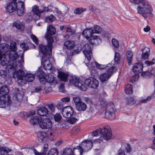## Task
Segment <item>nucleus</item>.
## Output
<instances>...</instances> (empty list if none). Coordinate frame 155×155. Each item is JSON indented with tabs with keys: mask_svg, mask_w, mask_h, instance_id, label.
<instances>
[{
	"mask_svg": "<svg viewBox=\"0 0 155 155\" xmlns=\"http://www.w3.org/2000/svg\"><path fill=\"white\" fill-rule=\"evenodd\" d=\"M47 41V46L42 44L39 45V48L43 55L47 58H50L51 56L52 49V43L54 40L51 37L46 36Z\"/></svg>",
	"mask_w": 155,
	"mask_h": 155,
	"instance_id": "1",
	"label": "nucleus"
},
{
	"mask_svg": "<svg viewBox=\"0 0 155 155\" xmlns=\"http://www.w3.org/2000/svg\"><path fill=\"white\" fill-rule=\"evenodd\" d=\"M99 134H101V137L106 140L110 139L112 136L111 131L108 126H105L102 128L98 129L92 133V135L94 136H99Z\"/></svg>",
	"mask_w": 155,
	"mask_h": 155,
	"instance_id": "2",
	"label": "nucleus"
},
{
	"mask_svg": "<svg viewBox=\"0 0 155 155\" xmlns=\"http://www.w3.org/2000/svg\"><path fill=\"white\" fill-rule=\"evenodd\" d=\"M116 111L114 104L112 102H107L104 111L105 117L110 120L115 119V112Z\"/></svg>",
	"mask_w": 155,
	"mask_h": 155,
	"instance_id": "3",
	"label": "nucleus"
},
{
	"mask_svg": "<svg viewBox=\"0 0 155 155\" xmlns=\"http://www.w3.org/2000/svg\"><path fill=\"white\" fill-rule=\"evenodd\" d=\"M83 48V53L86 58L84 62L86 65L88 67L90 65L92 64V62L90 61L91 60L92 56V50L91 45L88 44H86L84 45Z\"/></svg>",
	"mask_w": 155,
	"mask_h": 155,
	"instance_id": "4",
	"label": "nucleus"
},
{
	"mask_svg": "<svg viewBox=\"0 0 155 155\" xmlns=\"http://www.w3.org/2000/svg\"><path fill=\"white\" fill-rule=\"evenodd\" d=\"M49 7H47L41 6V8L39 9V7L37 5H35L32 7V11L39 17L41 14L45 12H51L52 9L49 8Z\"/></svg>",
	"mask_w": 155,
	"mask_h": 155,
	"instance_id": "5",
	"label": "nucleus"
},
{
	"mask_svg": "<svg viewBox=\"0 0 155 155\" xmlns=\"http://www.w3.org/2000/svg\"><path fill=\"white\" fill-rule=\"evenodd\" d=\"M22 54L21 58V60L15 62L12 65H11V67H10V70L9 71H10L11 72L12 71V74H15L17 71V69L18 68V66L19 67H22V65L24 62V60L23 59L24 57V52L21 51Z\"/></svg>",
	"mask_w": 155,
	"mask_h": 155,
	"instance_id": "6",
	"label": "nucleus"
},
{
	"mask_svg": "<svg viewBox=\"0 0 155 155\" xmlns=\"http://www.w3.org/2000/svg\"><path fill=\"white\" fill-rule=\"evenodd\" d=\"M85 84L89 87L96 88L98 86L99 82L96 79L89 78L85 80Z\"/></svg>",
	"mask_w": 155,
	"mask_h": 155,
	"instance_id": "7",
	"label": "nucleus"
},
{
	"mask_svg": "<svg viewBox=\"0 0 155 155\" xmlns=\"http://www.w3.org/2000/svg\"><path fill=\"white\" fill-rule=\"evenodd\" d=\"M21 0H12V2L8 4L5 7L8 12L11 13L14 12L17 8L18 3Z\"/></svg>",
	"mask_w": 155,
	"mask_h": 155,
	"instance_id": "8",
	"label": "nucleus"
},
{
	"mask_svg": "<svg viewBox=\"0 0 155 155\" xmlns=\"http://www.w3.org/2000/svg\"><path fill=\"white\" fill-rule=\"evenodd\" d=\"M62 114L63 116L66 118H69L73 115L74 111L70 106H68L62 109Z\"/></svg>",
	"mask_w": 155,
	"mask_h": 155,
	"instance_id": "9",
	"label": "nucleus"
},
{
	"mask_svg": "<svg viewBox=\"0 0 155 155\" xmlns=\"http://www.w3.org/2000/svg\"><path fill=\"white\" fill-rule=\"evenodd\" d=\"M16 74L18 84L21 85H23L26 84V81L24 80V77L25 76L24 71L20 69L16 72Z\"/></svg>",
	"mask_w": 155,
	"mask_h": 155,
	"instance_id": "10",
	"label": "nucleus"
},
{
	"mask_svg": "<svg viewBox=\"0 0 155 155\" xmlns=\"http://www.w3.org/2000/svg\"><path fill=\"white\" fill-rule=\"evenodd\" d=\"M39 124L40 127L42 129H49L52 127V123L50 119L45 118L43 120L41 119Z\"/></svg>",
	"mask_w": 155,
	"mask_h": 155,
	"instance_id": "11",
	"label": "nucleus"
},
{
	"mask_svg": "<svg viewBox=\"0 0 155 155\" xmlns=\"http://www.w3.org/2000/svg\"><path fill=\"white\" fill-rule=\"evenodd\" d=\"M11 103V100L9 96L6 98L5 97L0 96V107L2 108H5L10 106Z\"/></svg>",
	"mask_w": 155,
	"mask_h": 155,
	"instance_id": "12",
	"label": "nucleus"
},
{
	"mask_svg": "<svg viewBox=\"0 0 155 155\" xmlns=\"http://www.w3.org/2000/svg\"><path fill=\"white\" fill-rule=\"evenodd\" d=\"M25 6L24 2L20 1L18 3V5L16 9L17 14L18 16H21L25 12Z\"/></svg>",
	"mask_w": 155,
	"mask_h": 155,
	"instance_id": "13",
	"label": "nucleus"
},
{
	"mask_svg": "<svg viewBox=\"0 0 155 155\" xmlns=\"http://www.w3.org/2000/svg\"><path fill=\"white\" fill-rule=\"evenodd\" d=\"M93 144V142L91 141L85 140L82 142L81 146L83 150L87 151L91 148Z\"/></svg>",
	"mask_w": 155,
	"mask_h": 155,
	"instance_id": "14",
	"label": "nucleus"
},
{
	"mask_svg": "<svg viewBox=\"0 0 155 155\" xmlns=\"http://www.w3.org/2000/svg\"><path fill=\"white\" fill-rule=\"evenodd\" d=\"M143 68V64L141 63H137L134 64L132 70L135 74H138L142 72Z\"/></svg>",
	"mask_w": 155,
	"mask_h": 155,
	"instance_id": "15",
	"label": "nucleus"
},
{
	"mask_svg": "<svg viewBox=\"0 0 155 155\" xmlns=\"http://www.w3.org/2000/svg\"><path fill=\"white\" fill-rule=\"evenodd\" d=\"M93 34L92 29L89 28L85 30L82 33V35L89 41V39L91 38Z\"/></svg>",
	"mask_w": 155,
	"mask_h": 155,
	"instance_id": "16",
	"label": "nucleus"
},
{
	"mask_svg": "<svg viewBox=\"0 0 155 155\" xmlns=\"http://www.w3.org/2000/svg\"><path fill=\"white\" fill-rule=\"evenodd\" d=\"M89 41L92 45H98L101 43V41L99 36H93L91 38L89 39Z\"/></svg>",
	"mask_w": 155,
	"mask_h": 155,
	"instance_id": "17",
	"label": "nucleus"
},
{
	"mask_svg": "<svg viewBox=\"0 0 155 155\" xmlns=\"http://www.w3.org/2000/svg\"><path fill=\"white\" fill-rule=\"evenodd\" d=\"M85 81L84 82L81 80L79 79L76 82H75V86L78 87L81 90L86 91L87 90V88L85 85Z\"/></svg>",
	"mask_w": 155,
	"mask_h": 155,
	"instance_id": "18",
	"label": "nucleus"
},
{
	"mask_svg": "<svg viewBox=\"0 0 155 155\" xmlns=\"http://www.w3.org/2000/svg\"><path fill=\"white\" fill-rule=\"evenodd\" d=\"M0 61H1V64L2 66L8 64L10 61L7 55H2L1 53H0Z\"/></svg>",
	"mask_w": 155,
	"mask_h": 155,
	"instance_id": "19",
	"label": "nucleus"
},
{
	"mask_svg": "<svg viewBox=\"0 0 155 155\" xmlns=\"http://www.w3.org/2000/svg\"><path fill=\"white\" fill-rule=\"evenodd\" d=\"M37 137L38 140L40 142H44L46 140L47 136L46 133L42 131L38 132L37 134Z\"/></svg>",
	"mask_w": 155,
	"mask_h": 155,
	"instance_id": "20",
	"label": "nucleus"
},
{
	"mask_svg": "<svg viewBox=\"0 0 155 155\" xmlns=\"http://www.w3.org/2000/svg\"><path fill=\"white\" fill-rule=\"evenodd\" d=\"M40 82H43L45 80V74L43 71L40 69H38L35 73Z\"/></svg>",
	"mask_w": 155,
	"mask_h": 155,
	"instance_id": "21",
	"label": "nucleus"
},
{
	"mask_svg": "<svg viewBox=\"0 0 155 155\" xmlns=\"http://www.w3.org/2000/svg\"><path fill=\"white\" fill-rule=\"evenodd\" d=\"M56 30L55 28L52 25H50L47 27V33L45 36V38L46 39V36H48V37H53L51 36L54 35L55 32Z\"/></svg>",
	"mask_w": 155,
	"mask_h": 155,
	"instance_id": "22",
	"label": "nucleus"
},
{
	"mask_svg": "<svg viewBox=\"0 0 155 155\" xmlns=\"http://www.w3.org/2000/svg\"><path fill=\"white\" fill-rule=\"evenodd\" d=\"M16 52V51H10L7 55V57L9 58V60L12 61L14 62V61L18 57V55Z\"/></svg>",
	"mask_w": 155,
	"mask_h": 155,
	"instance_id": "23",
	"label": "nucleus"
},
{
	"mask_svg": "<svg viewBox=\"0 0 155 155\" xmlns=\"http://www.w3.org/2000/svg\"><path fill=\"white\" fill-rule=\"evenodd\" d=\"M7 72L4 70H0V84H4L6 81L7 77Z\"/></svg>",
	"mask_w": 155,
	"mask_h": 155,
	"instance_id": "24",
	"label": "nucleus"
},
{
	"mask_svg": "<svg viewBox=\"0 0 155 155\" xmlns=\"http://www.w3.org/2000/svg\"><path fill=\"white\" fill-rule=\"evenodd\" d=\"M96 108L94 106H90L86 112L87 117L89 118L94 115L96 113Z\"/></svg>",
	"mask_w": 155,
	"mask_h": 155,
	"instance_id": "25",
	"label": "nucleus"
},
{
	"mask_svg": "<svg viewBox=\"0 0 155 155\" xmlns=\"http://www.w3.org/2000/svg\"><path fill=\"white\" fill-rule=\"evenodd\" d=\"M76 109L79 111H84L86 109L87 106L85 103L82 101L76 104Z\"/></svg>",
	"mask_w": 155,
	"mask_h": 155,
	"instance_id": "26",
	"label": "nucleus"
},
{
	"mask_svg": "<svg viewBox=\"0 0 155 155\" xmlns=\"http://www.w3.org/2000/svg\"><path fill=\"white\" fill-rule=\"evenodd\" d=\"M9 92V90L7 86L4 85L0 88V96L6 97Z\"/></svg>",
	"mask_w": 155,
	"mask_h": 155,
	"instance_id": "27",
	"label": "nucleus"
},
{
	"mask_svg": "<svg viewBox=\"0 0 155 155\" xmlns=\"http://www.w3.org/2000/svg\"><path fill=\"white\" fill-rule=\"evenodd\" d=\"M48 113V109L44 106L40 108L37 111L38 114L40 116H45Z\"/></svg>",
	"mask_w": 155,
	"mask_h": 155,
	"instance_id": "28",
	"label": "nucleus"
},
{
	"mask_svg": "<svg viewBox=\"0 0 155 155\" xmlns=\"http://www.w3.org/2000/svg\"><path fill=\"white\" fill-rule=\"evenodd\" d=\"M69 75L62 72H60L58 74V77L60 80L64 82H67L68 81Z\"/></svg>",
	"mask_w": 155,
	"mask_h": 155,
	"instance_id": "29",
	"label": "nucleus"
},
{
	"mask_svg": "<svg viewBox=\"0 0 155 155\" xmlns=\"http://www.w3.org/2000/svg\"><path fill=\"white\" fill-rule=\"evenodd\" d=\"M41 118L38 116H34L30 119L29 122L30 123L33 125H36L38 124L41 122Z\"/></svg>",
	"mask_w": 155,
	"mask_h": 155,
	"instance_id": "30",
	"label": "nucleus"
},
{
	"mask_svg": "<svg viewBox=\"0 0 155 155\" xmlns=\"http://www.w3.org/2000/svg\"><path fill=\"white\" fill-rule=\"evenodd\" d=\"M83 150L81 146H77L74 147L72 150V154L74 155H82Z\"/></svg>",
	"mask_w": 155,
	"mask_h": 155,
	"instance_id": "31",
	"label": "nucleus"
},
{
	"mask_svg": "<svg viewBox=\"0 0 155 155\" xmlns=\"http://www.w3.org/2000/svg\"><path fill=\"white\" fill-rule=\"evenodd\" d=\"M10 46L6 44L3 43L0 44V47L4 48V51L2 53V55H7L10 50V49L9 48Z\"/></svg>",
	"mask_w": 155,
	"mask_h": 155,
	"instance_id": "32",
	"label": "nucleus"
},
{
	"mask_svg": "<svg viewBox=\"0 0 155 155\" xmlns=\"http://www.w3.org/2000/svg\"><path fill=\"white\" fill-rule=\"evenodd\" d=\"M64 45L68 49H71L73 48L75 46V43L73 41H67L65 42Z\"/></svg>",
	"mask_w": 155,
	"mask_h": 155,
	"instance_id": "33",
	"label": "nucleus"
},
{
	"mask_svg": "<svg viewBox=\"0 0 155 155\" xmlns=\"http://www.w3.org/2000/svg\"><path fill=\"white\" fill-rule=\"evenodd\" d=\"M35 76L34 74H27L24 77V80L26 82H31L33 81L35 79Z\"/></svg>",
	"mask_w": 155,
	"mask_h": 155,
	"instance_id": "34",
	"label": "nucleus"
},
{
	"mask_svg": "<svg viewBox=\"0 0 155 155\" xmlns=\"http://www.w3.org/2000/svg\"><path fill=\"white\" fill-rule=\"evenodd\" d=\"M11 151V150L6 147H2L0 149V155H8V153Z\"/></svg>",
	"mask_w": 155,
	"mask_h": 155,
	"instance_id": "35",
	"label": "nucleus"
},
{
	"mask_svg": "<svg viewBox=\"0 0 155 155\" xmlns=\"http://www.w3.org/2000/svg\"><path fill=\"white\" fill-rule=\"evenodd\" d=\"M110 74H107V73H103L101 74L100 77V79L101 81L102 82H105L107 81L110 77Z\"/></svg>",
	"mask_w": 155,
	"mask_h": 155,
	"instance_id": "36",
	"label": "nucleus"
},
{
	"mask_svg": "<svg viewBox=\"0 0 155 155\" xmlns=\"http://www.w3.org/2000/svg\"><path fill=\"white\" fill-rule=\"evenodd\" d=\"M126 54L128 63L130 65L131 63L133 58V53L131 51L129 50L126 52Z\"/></svg>",
	"mask_w": 155,
	"mask_h": 155,
	"instance_id": "37",
	"label": "nucleus"
},
{
	"mask_svg": "<svg viewBox=\"0 0 155 155\" xmlns=\"http://www.w3.org/2000/svg\"><path fill=\"white\" fill-rule=\"evenodd\" d=\"M48 58H47V59L45 60L43 62V67L45 70H50L51 68V66Z\"/></svg>",
	"mask_w": 155,
	"mask_h": 155,
	"instance_id": "38",
	"label": "nucleus"
},
{
	"mask_svg": "<svg viewBox=\"0 0 155 155\" xmlns=\"http://www.w3.org/2000/svg\"><path fill=\"white\" fill-rule=\"evenodd\" d=\"M16 93V98L17 100H19V99L23 98L24 93L22 90H20V89L17 88Z\"/></svg>",
	"mask_w": 155,
	"mask_h": 155,
	"instance_id": "39",
	"label": "nucleus"
},
{
	"mask_svg": "<svg viewBox=\"0 0 155 155\" xmlns=\"http://www.w3.org/2000/svg\"><path fill=\"white\" fill-rule=\"evenodd\" d=\"M126 89L124 90L126 94H132L133 92V86L130 84H128L127 85Z\"/></svg>",
	"mask_w": 155,
	"mask_h": 155,
	"instance_id": "40",
	"label": "nucleus"
},
{
	"mask_svg": "<svg viewBox=\"0 0 155 155\" xmlns=\"http://www.w3.org/2000/svg\"><path fill=\"white\" fill-rule=\"evenodd\" d=\"M126 99L127 103L129 105H132L136 104V101L131 97H127Z\"/></svg>",
	"mask_w": 155,
	"mask_h": 155,
	"instance_id": "41",
	"label": "nucleus"
},
{
	"mask_svg": "<svg viewBox=\"0 0 155 155\" xmlns=\"http://www.w3.org/2000/svg\"><path fill=\"white\" fill-rule=\"evenodd\" d=\"M13 25L18 29L22 28L23 25L19 20H16L13 24Z\"/></svg>",
	"mask_w": 155,
	"mask_h": 155,
	"instance_id": "42",
	"label": "nucleus"
},
{
	"mask_svg": "<svg viewBox=\"0 0 155 155\" xmlns=\"http://www.w3.org/2000/svg\"><path fill=\"white\" fill-rule=\"evenodd\" d=\"M72 150L71 148H66L63 151V155H74Z\"/></svg>",
	"mask_w": 155,
	"mask_h": 155,
	"instance_id": "43",
	"label": "nucleus"
},
{
	"mask_svg": "<svg viewBox=\"0 0 155 155\" xmlns=\"http://www.w3.org/2000/svg\"><path fill=\"white\" fill-rule=\"evenodd\" d=\"M93 33H99L102 31V29L100 26L96 25H95L93 29H92Z\"/></svg>",
	"mask_w": 155,
	"mask_h": 155,
	"instance_id": "44",
	"label": "nucleus"
},
{
	"mask_svg": "<svg viewBox=\"0 0 155 155\" xmlns=\"http://www.w3.org/2000/svg\"><path fill=\"white\" fill-rule=\"evenodd\" d=\"M48 154L50 155H58V151L57 149L53 148L51 149Z\"/></svg>",
	"mask_w": 155,
	"mask_h": 155,
	"instance_id": "45",
	"label": "nucleus"
},
{
	"mask_svg": "<svg viewBox=\"0 0 155 155\" xmlns=\"http://www.w3.org/2000/svg\"><path fill=\"white\" fill-rule=\"evenodd\" d=\"M79 79L75 76H71L69 79V82L70 83L74 84L75 85V82H76Z\"/></svg>",
	"mask_w": 155,
	"mask_h": 155,
	"instance_id": "46",
	"label": "nucleus"
},
{
	"mask_svg": "<svg viewBox=\"0 0 155 155\" xmlns=\"http://www.w3.org/2000/svg\"><path fill=\"white\" fill-rule=\"evenodd\" d=\"M10 46V51H16L17 48L16 47V43L15 42H12Z\"/></svg>",
	"mask_w": 155,
	"mask_h": 155,
	"instance_id": "47",
	"label": "nucleus"
},
{
	"mask_svg": "<svg viewBox=\"0 0 155 155\" xmlns=\"http://www.w3.org/2000/svg\"><path fill=\"white\" fill-rule=\"evenodd\" d=\"M42 87L41 86H38L35 87L34 91H31L32 93H40L42 91Z\"/></svg>",
	"mask_w": 155,
	"mask_h": 155,
	"instance_id": "48",
	"label": "nucleus"
},
{
	"mask_svg": "<svg viewBox=\"0 0 155 155\" xmlns=\"http://www.w3.org/2000/svg\"><path fill=\"white\" fill-rule=\"evenodd\" d=\"M120 54L119 53L117 52L115 53L114 55V60L115 63L118 64L120 61Z\"/></svg>",
	"mask_w": 155,
	"mask_h": 155,
	"instance_id": "49",
	"label": "nucleus"
},
{
	"mask_svg": "<svg viewBox=\"0 0 155 155\" xmlns=\"http://www.w3.org/2000/svg\"><path fill=\"white\" fill-rule=\"evenodd\" d=\"M95 64L97 67L101 70H103L106 69L108 67V66L107 65H102L100 64L97 62H95Z\"/></svg>",
	"mask_w": 155,
	"mask_h": 155,
	"instance_id": "50",
	"label": "nucleus"
},
{
	"mask_svg": "<svg viewBox=\"0 0 155 155\" xmlns=\"http://www.w3.org/2000/svg\"><path fill=\"white\" fill-rule=\"evenodd\" d=\"M20 46L24 51L27 50L29 49L28 44L25 43L24 42L21 43Z\"/></svg>",
	"mask_w": 155,
	"mask_h": 155,
	"instance_id": "51",
	"label": "nucleus"
},
{
	"mask_svg": "<svg viewBox=\"0 0 155 155\" xmlns=\"http://www.w3.org/2000/svg\"><path fill=\"white\" fill-rule=\"evenodd\" d=\"M61 116L58 113H56L54 116V120L56 121H59L61 120Z\"/></svg>",
	"mask_w": 155,
	"mask_h": 155,
	"instance_id": "52",
	"label": "nucleus"
},
{
	"mask_svg": "<svg viewBox=\"0 0 155 155\" xmlns=\"http://www.w3.org/2000/svg\"><path fill=\"white\" fill-rule=\"evenodd\" d=\"M55 20V17L52 15H51L49 16L46 18V20L48 22H51Z\"/></svg>",
	"mask_w": 155,
	"mask_h": 155,
	"instance_id": "53",
	"label": "nucleus"
},
{
	"mask_svg": "<svg viewBox=\"0 0 155 155\" xmlns=\"http://www.w3.org/2000/svg\"><path fill=\"white\" fill-rule=\"evenodd\" d=\"M86 10V9H83L81 8H78L76 9L74 11V13L77 14H80L82 12H84Z\"/></svg>",
	"mask_w": 155,
	"mask_h": 155,
	"instance_id": "54",
	"label": "nucleus"
},
{
	"mask_svg": "<svg viewBox=\"0 0 155 155\" xmlns=\"http://www.w3.org/2000/svg\"><path fill=\"white\" fill-rule=\"evenodd\" d=\"M145 63L147 66L155 64V59L153 58L151 61H146Z\"/></svg>",
	"mask_w": 155,
	"mask_h": 155,
	"instance_id": "55",
	"label": "nucleus"
},
{
	"mask_svg": "<svg viewBox=\"0 0 155 155\" xmlns=\"http://www.w3.org/2000/svg\"><path fill=\"white\" fill-rule=\"evenodd\" d=\"M30 37L33 41L37 45L38 44V39L34 35L32 34L30 35Z\"/></svg>",
	"mask_w": 155,
	"mask_h": 155,
	"instance_id": "56",
	"label": "nucleus"
},
{
	"mask_svg": "<svg viewBox=\"0 0 155 155\" xmlns=\"http://www.w3.org/2000/svg\"><path fill=\"white\" fill-rule=\"evenodd\" d=\"M142 53L150 55V50L149 48L145 47L142 50Z\"/></svg>",
	"mask_w": 155,
	"mask_h": 155,
	"instance_id": "57",
	"label": "nucleus"
},
{
	"mask_svg": "<svg viewBox=\"0 0 155 155\" xmlns=\"http://www.w3.org/2000/svg\"><path fill=\"white\" fill-rule=\"evenodd\" d=\"M73 100L75 105L77 104L78 103H80L82 102L81 98L79 97H74L73 98Z\"/></svg>",
	"mask_w": 155,
	"mask_h": 155,
	"instance_id": "58",
	"label": "nucleus"
},
{
	"mask_svg": "<svg viewBox=\"0 0 155 155\" xmlns=\"http://www.w3.org/2000/svg\"><path fill=\"white\" fill-rule=\"evenodd\" d=\"M115 69L114 67H111L109 68L107 71L106 72V73H107V74H110V77L111 76V75L112 74L113 72L114 71V69Z\"/></svg>",
	"mask_w": 155,
	"mask_h": 155,
	"instance_id": "59",
	"label": "nucleus"
},
{
	"mask_svg": "<svg viewBox=\"0 0 155 155\" xmlns=\"http://www.w3.org/2000/svg\"><path fill=\"white\" fill-rule=\"evenodd\" d=\"M112 43L113 45L116 48H117L119 47L118 41L116 39L113 38L112 39Z\"/></svg>",
	"mask_w": 155,
	"mask_h": 155,
	"instance_id": "60",
	"label": "nucleus"
},
{
	"mask_svg": "<svg viewBox=\"0 0 155 155\" xmlns=\"http://www.w3.org/2000/svg\"><path fill=\"white\" fill-rule=\"evenodd\" d=\"M151 99V97L150 96H148L145 99H144L140 100L139 101L140 104L145 103L147 102L148 101H150Z\"/></svg>",
	"mask_w": 155,
	"mask_h": 155,
	"instance_id": "61",
	"label": "nucleus"
},
{
	"mask_svg": "<svg viewBox=\"0 0 155 155\" xmlns=\"http://www.w3.org/2000/svg\"><path fill=\"white\" fill-rule=\"evenodd\" d=\"M79 119L78 118L75 117H71L68 120L69 122L72 124H74Z\"/></svg>",
	"mask_w": 155,
	"mask_h": 155,
	"instance_id": "62",
	"label": "nucleus"
},
{
	"mask_svg": "<svg viewBox=\"0 0 155 155\" xmlns=\"http://www.w3.org/2000/svg\"><path fill=\"white\" fill-rule=\"evenodd\" d=\"M35 110H32L28 111L26 113V116L28 117H29L31 115H33L35 114Z\"/></svg>",
	"mask_w": 155,
	"mask_h": 155,
	"instance_id": "63",
	"label": "nucleus"
},
{
	"mask_svg": "<svg viewBox=\"0 0 155 155\" xmlns=\"http://www.w3.org/2000/svg\"><path fill=\"white\" fill-rule=\"evenodd\" d=\"M32 150L35 155H45V152L42 153H39L35 148H33Z\"/></svg>",
	"mask_w": 155,
	"mask_h": 155,
	"instance_id": "64",
	"label": "nucleus"
}]
</instances>
